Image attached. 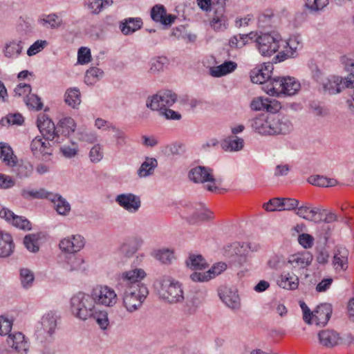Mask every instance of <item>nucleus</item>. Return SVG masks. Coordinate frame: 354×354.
Here are the masks:
<instances>
[{"instance_id": "obj_32", "label": "nucleus", "mask_w": 354, "mask_h": 354, "mask_svg": "<svg viewBox=\"0 0 354 354\" xmlns=\"http://www.w3.org/2000/svg\"><path fill=\"white\" fill-rule=\"evenodd\" d=\"M320 344L326 347H333L337 344L339 336L338 334L330 330H324L318 334Z\"/></svg>"}, {"instance_id": "obj_23", "label": "nucleus", "mask_w": 354, "mask_h": 354, "mask_svg": "<svg viewBox=\"0 0 354 354\" xmlns=\"http://www.w3.org/2000/svg\"><path fill=\"white\" fill-rule=\"evenodd\" d=\"M142 20L140 17H129L120 21L119 28L124 35H131L142 26Z\"/></svg>"}, {"instance_id": "obj_38", "label": "nucleus", "mask_w": 354, "mask_h": 354, "mask_svg": "<svg viewBox=\"0 0 354 354\" xmlns=\"http://www.w3.org/2000/svg\"><path fill=\"white\" fill-rule=\"evenodd\" d=\"M237 67L236 62L232 61H226L221 65L212 70L211 74L214 77H221L233 72Z\"/></svg>"}, {"instance_id": "obj_1", "label": "nucleus", "mask_w": 354, "mask_h": 354, "mask_svg": "<svg viewBox=\"0 0 354 354\" xmlns=\"http://www.w3.org/2000/svg\"><path fill=\"white\" fill-rule=\"evenodd\" d=\"M70 310L79 319L93 318L102 329H106L109 325L107 313L97 309L90 294L79 292L73 295L70 301Z\"/></svg>"}, {"instance_id": "obj_24", "label": "nucleus", "mask_w": 354, "mask_h": 354, "mask_svg": "<svg viewBox=\"0 0 354 354\" xmlns=\"http://www.w3.org/2000/svg\"><path fill=\"white\" fill-rule=\"evenodd\" d=\"M1 162L9 168H14L17 165L18 158L15 154L12 148L8 143L1 142Z\"/></svg>"}, {"instance_id": "obj_11", "label": "nucleus", "mask_w": 354, "mask_h": 354, "mask_svg": "<svg viewBox=\"0 0 354 354\" xmlns=\"http://www.w3.org/2000/svg\"><path fill=\"white\" fill-rule=\"evenodd\" d=\"M117 204L129 213L137 212L141 207V199L139 196L133 193H122L116 196Z\"/></svg>"}, {"instance_id": "obj_26", "label": "nucleus", "mask_w": 354, "mask_h": 354, "mask_svg": "<svg viewBox=\"0 0 354 354\" xmlns=\"http://www.w3.org/2000/svg\"><path fill=\"white\" fill-rule=\"evenodd\" d=\"M283 86V77H270L268 82L263 86V89L270 95H279L282 94Z\"/></svg>"}, {"instance_id": "obj_16", "label": "nucleus", "mask_w": 354, "mask_h": 354, "mask_svg": "<svg viewBox=\"0 0 354 354\" xmlns=\"http://www.w3.org/2000/svg\"><path fill=\"white\" fill-rule=\"evenodd\" d=\"M218 295L223 303L232 309H239L241 306L237 290L232 287H222L218 290Z\"/></svg>"}, {"instance_id": "obj_29", "label": "nucleus", "mask_w": 354, "mask_h": 354, "mask_svg": "<svg viewBox=\"0 0 354 354\" xmlns=\"http://www.w3.org/2000/svg\"><path fill=\"white\" fill-rule=\"evenodd\" d=\"M244 140L236 136H230L221 142L222 148L225 151H239L243 148Z\"/></svg>"}, {"instance_id": "obj_5", "label": "nucleus", "mask_w": 354, "mask_h": 354, "mask_svg": "<svg viewBox=\"0 0 354 354\" xmlns=\"http://www.w3.org/2000/svg\"><path fill=\"white\" fill-rule=\"evenodd\" d=\"M281 36L277 32L261 33L256 39V46L259 53L264 57H270L278 51Z\"/></svg>"}, {"instance_id": "obj_15", "label": "nucleus", "mask_w": 354, "mask_h": 354, "mask_svg": "<svg viewBox=\"0 0 354 354\" xmlns=\"http://www.w3.org/2000/svg\"><path fill=\"white\" fill-rule=\"evenodd\" d=\"M324 212L325 209L319 207H312L307 204H302L297 207L296 214L304 219L321 223Z\"/></svg>"}, {"instance_id": "obj_2", "label": "nucleus", "mask_w": 354, "mask_h": 354, "mask_svg": "<svg viewBox=\"0 0 354 354\" xmlns=\"http://www.w3.org/2000/svg\"><path fill=\"white\" fill-rule=\"evenodd\" d=\"M250 122L252 128L261 135L286 134L292 129L290 120L279 115H262L252 119Z\"/></svg>"}, {"instance_id": "obj_47", "label": "nucleus", "mask_w": 354, "mask_h": 354, "mask_svg": "<svg viewBox=\"0 0 354 354\" xmlns=\"http://www.w3.org/2000/svg\"><path fill=\"white\" fill-rule=\"evenodd\" d=\"M16 167L17 175L19 178H29L32 174L33 166L29 162L21 160Z\"/></svg>"}, {"instance_id": "obj_34", "label": "nucleus", "mask_w": 354, "mask_h": 354, "mask_svg": "<svg viewBox=\"0 0 354 354\" xmlns=\"http://www.w3.org/2000/svg\"><path fill=\"white\" fill-rule=\"evenodd\" d=\"M57 315L56 312L49 311L41 319V325L44 330L50 335L53 334L57 326Z\"/></svg>"}, {"instance_id": "obj_42", "label": "nucleus", "mask_w": 354, "mask_h": 354, "mask_svg": "<svg viewBox=\"0 0 354 354\" xmlns=\"http://www.w3.org/2000/svg\"><path fill=\"white\" fill-rule=\"evenodd\" d=\"M339 77H333L332 80L327 79L321 84L323 85V89L329 95H335L342 91L341 84L339 83Z\"/></svg>"}, {"instance_id": "obj_4", "label": "nucleus", "mask_w": 354, "mask_h": 354, "mask_svg": "<svg viewBox=\"0 0 354 354\" xmlns=\"http://www.w3.org/2000/svg\"><path fill=\"white\" fill-rule=\"evenodd\" d=\"M146 275L145 271L141 268L123 272L118 276L116 288L118 291L127 290L136 291L140 286H145L141 281Z\"/></svg>"}, {"instance_id": "obj_40", "label": "nucleus", "mask_w": 354, "mask_h": 354, "mask_svg": "<svg viewBox=\"0 0 354 354\" xmlns=\"http://www.w3.org/2000/svg\"><path fill=\"white\" fill-rule=\"evenodd\" d=\"M84 260L81 257L70 254L67 257L66 269L70 272L84 270Z\"/></svg>"}, {"instance_id": "obj_6", "label": "nucleus", "mask_w": 354, "mask_h": 354, "mask_svg": "<svg viewBox=\"0 0 354 354\" xmlns=\"http://www.w3.org/2000/svg\"><path fill=\"white\" fill-rule=\"evenodd\" d=\"M118 292L122 295L124 306L129 312L138 310L149 294L146 286H140V288L136 289V291L127 290Z\"/></svg>"}, {"instance_id": "obj_12", "label": "nucleus", "mask_w": 354, "mask_h": 354, "mask_svg": "<svg viewBox=\"0 0 354 354\" xmlns=\"http://www.w3.org/2000/svg\"><path fill=\"white\" fill-rule=\"evenodd\" d=\"M37 125L45 140L53 141L55 138H59L57 127H55L53 122L46 115L43 114L38 117ZM55 142H59L58 139Z\"/></svg>"}, {"instance_id": "obj_36", "label": "nucleus", "mask_w": 354, "mask_h": 354, "mask_svg": "<svg viewBox=\"0 0 354 354\" xmlns=\"http://www.w3.org/2000/svg\"><path fill=\"white\" fill-rule=\"evenodd\" d=\"M300 83L294 77H283V86L282 87V94L286 95H293L300 89Z\"/></svg>"}, {"instance_id": "obj_7", "label": "nucleus", "mask_w": 354, "mask_h": 354, "mask_svg": "<svg viewBox=\"0 0 354 354\" xmlns=\"http://www.w3.org/2000/svg\"><path fill=\"white\" fill-rule=\"evenodd\" d=\"M176 100L177 95L172 91H161L156 95L149 97L146 105L152 111H158L166 106H171Z\"/></svg>"}, {"instance_id": "obj_41", "label": "nucleus", "mask_w": 354, "mask_h": 354, "mask_svg": "<svg viewBox=\"0 0 354 354\" xmlns=\"http://www.w3.org/2000/svg\"><path fill=\"white\" fill-rule=\"evenodd\" d=\"M14 248L15 244L11 235L1 231V258L10 256Z\"/></svg>"}, {"instance_id": "obj_8", "label": "nucleus", "mask_w": 354, "mask_h": 354, "mask_svg": "<svg viewBox=\"0 0 354 354\" xmlns=\"http://www.w3.org/2000/svg\"><path fill=\"white\" fill-rule=\"evenodd\" d=\"M95 304L112 307L117 302V295L115 290L106 286H97L90 293Z\"/></svg>"}, {"instance_id": "obj_45", "label": "nucleus", "mask_w": 354, "mask_h": 354, "mask_svg": "<svg viewBox=\"0 0 354 354\" xmlns=\"http://www.w3.org/2000/svg\"><path fill=\"white\" fill-rule=\"evenodd\" d=\"M169 64L168 59L165 56H159L152 58L150 62L149 71L151 73H158L163 71L165 67Z\"/></svg>"}, {"instance_id": "obj_30", "label": "nucleus", "mask_w": 354, "mask_h": 354, "mask_svg": "<svg viewBox=\"0 0 354 354\" xmlns=\"http://www.w3.org/2000/svg\"><path fill=\"white\" fill-rule=\"evenodd\" d=\"M143 244V240L140 238H136L133 240L123 243L120 248V252L125 257H132Z\"/></svg>"}, {"instance_id": "obj_22", "label": "nucleus", "mask_w": 354, "mask_h": 354, "mask_svg": "<svg viewBox=\"0 0 354 354\" xmlns=\"http://www.w3.org/2000/svg\"><path fill=\"white\" fill-rule=\"evenodd\" d=\"M254 250H257V249L252 248L249 243L234 242L225 248V255L231 259L245 252H250V251Z\"/></svg>"}, {"instance_id": "obj_19", "label": "nucleus", "mask_w": 354, "mask_h": 354, "mask_svg": "<svg viewBox=\"0 0 354 354\" xmlns=\"http://www.w3.org/2000/svg\"><path fill=\"white\" fill-rule=\"evenodd\" d=\"M151 17L153 21L160 22L165 26L171 25L176 19L174 15L171 14L167 15L165 6L160 4L155 5L151 8Z\"/></svg>"}, {"instance_id": "obj_21", "label": "nucleus", "mask_w": 354, "mask_h": 354, "mask_svg": "<svg viewBox=\"0 0 354 354\" xmlns=\"http://www.w3.org/2000/svg\"><path fill=\"white\" fill-rule=\"evenodd\" d=\"M286 50L279 53L276 58L279 61H283L288 57H295L297 55V50L301 48L302 45L299 37H292L286 42Z\"/></svg>"}, {"instance_id": "obj_44", "label": "nucleus", "mask_w": 354, "mask_h": 354, "mask_svg": "<svg viewBox=\"0 0 354 354\" xmlns=\"http://www.w3.org/2000/svg\"><path fill=\"white\" fill-rule=\"evenodd\" d=\"M51 192H48L46 189L44 188H40L38 190H27L22 189L21 190V196L25 199H32V198H47L49 200Z\"/></svg>"}, {"instance_id": "obj_61", "label": "nucleus", "mask_w": 354, "mask_h": 354, "mask_svg": "<svg viewBox=\"0 0 354 354\" xmlns=\"http://www.w3.org/2000/svg\"><path fill=\"white\" fill-rule=\"evenodd\" d=\"M89 158L93 162H98L102 159L103 152L100 144H97L91 148L89 152Z\"/></svg>"}, {"instance_id": "obj_50", "label": "nucleus", "mask_w": 354, "mask_h": 354, "mask_svg": "<svg viewBox=\"0 0 354 354\" xmlns=\"http://www.w3.org/2000/svg\"><path fill=\"white\" fill-rule=\"evenodd\" d=\"M24 122V118L19 113H9L6 117L1 118V126L7 124L9 125H21Z\"/></svg>"}, {"instance_id": "obj_10", "label": "nucleus", "mask_w": 354, "mask_h": 354, "mask_svg": "<svg viewBox=\"0 0 354 354\" xmlns=\"http://www.w3.org/2000/svg\"><path fill=\"white\" fill-rule=\"evenodd\" d=\"M4 346V350L6 351H9L6 348L7 346L8 348L15 350L17 353L20 354H26L29 349V343L25 335L21 332L8 334V335L6 336Z\"/></svg>"}, {"instance_id": "obj_48", "label": "nucleus", "mask_w": 354, "mask_h": 354, "mask_svg": "<svg viewBox=\"0 0 354 354\" xmlns=\"http://www.w3.org/2000/svg\"><path fill=\"white\" fill-rule=\"evenodd\" d=\"M151 255L162 263L167 264L171 263L173 259V252L169 249H160L153 250Z\"/></svg>"}, {"instance_id": "obj_33", "label": "nucleus", "mask_w": 354, "mask_h": 354, "mask_svg": "<svg viewBox=\"0 0 354 354\" xmlns=\"http://www.w3.org/2000/svg\"><path fill=\"white\" fill-rule=\"evenodd\" d=\"M158 166V161L154 158L147 157L138 169L137 174L140 178H145L153 174Z\"/></svg>"}, {"instance_id": "obj_60", "label": "nucleus", "mask_w": 354, "mask_h": 354, "mask_svg": "<svg viewBox=\"0 0 354 354\" xmlns=\"http://www.w3.org/2000/svg\"><path fill=\"white\" fill-rule=\"evenodd\" d=\"M281 211H291L296 209L299 205V201L292 198H281Z\"/></svg>"}, {"instance_id": "obj_64", "label": "nucleus", "mask_w": 354, "mask_h": 354, "mask_svg": "<svg viewBox=\"0 0 354 354\" xmlns=\"http://www.w3.org/2000/svg\"><path fill=\"white\" fill-rule=\"evenodd\" d=\"M281 198H274L270 199L267 203L264 204V207L266 211H281Z\"/></svg>"}, {"instance_id": "obj_56", "label": "nucleus", "mask_w": 354, "mask_h": 354, "mask_svg": "<svg viewBox=\"0 0 354 354\" xmlns=\"http://www.w3.org/2000/svg\"><path fill=\"white\" fill-rule=\"evenodd\" d=\"M59 149L63 156L66 158H71L77 154L78 145L75 142H71L70 145L61 146Z\"/></svg>"}, {"instance_id": "obj_57", "label": "nucleus", "mask_w": 354, "mask_h": 354, "mask_svg": "<svg viewBox=\"0 0 354 354\" xmlns=\"http://www.w3.org/2000/svg\"><path fill=\"white\" fill-rule=\"evenodd\" d=\"M14 318L9 317L7 315H1V337L8 336V334H12L11 330L12 328Z\"/></svg>"}, {"instance_id": "obj_14", "label": "nucleus", "mask_w": 354, "mask_h": 354, "mask_svg": "<svg viewBox=\"0 0 354 354\" xmlns=\"http://www.w3.org/2000/svg\"><path fill=\"white\" fill-rule=\"evenodd\" d=\"M213 170L205 166H197L189 171V178L195 183H203L205 182L216 183V179L212 174Z\"/></svg>"}, {"instance_id": "obj_51", "label": "nucleus", "mask_w": 354, "mask_h": 354, "mask_svg": "<svg viewBox=\"0 0 354 354\" xmlns=\"http://www.w3.org/2000/svg\"><path fill=\"white\" fill-rule=\"evenodd\" d=\"M39 236L35 234H30L25 236L24 244L28 250L32 252H37L39 250L37 241Z\"/></svg>"}, {"instance_id": "obj_43", "label": "nucleus", "mask_w": 354, "mask_h": 354, "mask_svg": "<svg viewBox=\"0 0 354 354\" xmlns=\"http://www.w3.org/2000/svg\"><path fill=\"white\" fill-rule=\"evenodd\" d=\"M104 72L97 67H91L88 69L84 76V82L87 85H93L103 76Z\"/></svg>"}, {"instance_id": "obj_52", "label": "nucleus", "mask_w": 354, "mask_h": 354, "mask_svg": "<svg viewBox=\"0 0 354 354\" xmlns=\"http://www.w3.org/2000/svg\"><path fill=\"white\" fill-rule=\"evenodd\" d=\"M304 6L310 12H319L328 4V0H304Z\"/></svg>"}, {"instance_id": "obj_49", "label": "nucleus", "mask_w": 354, "mask_h": 354, "mask_svg": "<svg viewBox=\"0 0 354 354\" xmlns=\"http://www.w3.org/2000/svg\"><path fill=\"white\" fill-rule=\"evenodd\" d=\"M224 13L221 12L220 15L214 13V16L210 21V25L215 30H221L227 28V19Z\"/></svg>"}, {"instance_id": "obj_46", "label": "nucleus", "mask_w": 354, "mask_h": 354, "mask_svg": "<svg viewBox=\"0 0 354 354\" xmlns=\"http://www.w3.org/2000/svg\"><path fill=\"white\" fill-rule=\"evenodd\" d=\"M109 129L112 130L115 133L113 138L115 140V147L120 149L127 144V136L125 133L113 124L109 126Z\"/></svg>"}, {"instance_id": "obj_25", "label": "nucleus", "mask_w": 354, "mask_h": 354, "mask_svg": "<svg viewBox=\"0 0 354 354\" xmlns=\"http://www.w3.org/2000/svg\"><path fill=\"white\" fill-rule=\"evenodd\" d=\"M312 261V254L308 252H305L291 255L288 259V263L295 268H304L308 266Z\"/></svg>"}, {"instance_id": "obj_13", "label": "nucleus", "mask_w": 354, "mask_h": 354, "mask_svg": "<svg viewBox=\"0 0 354 354\" xmlns=\"http://www.w3.org/2000/svg\"><path fill=\"white\" fill-rule=\"evenodd\" d=\"M272 70L273 64L272 63H263L250 71V80L253 83L265 86L272 75Z\"/></svg>"}, {"instance_id": "obj_53", "label": "nucleus", "mask_w": 354, "mask_h": 354, "mask_svg": "<svg viewBox=\"0 0 354 354\" xmlns=\"http://www.w3.org/2000/svg\"><path fill=\"white\" fill-rule=\"evenodd\" d=\"M20 279L22 286L28 288L32 286L35 279L33 272L28 268H22L20 270Z\"/></svg>"}, {"instance_id": "obj_35", "label": "nucleus", "mask_w": 354, "mask_h": 354, "mask_svg": "<svg viewBox=\"0 0 354 354\" xmlns=\"http://www.w3.org/2000/svg\"><path fill=\"white\" fill-rule=\"evenodd\" d=\"M22 44L23 41L21 38L19 40H12L6 43L3 50L4 55L9 58L19 55L23 49Z\"/></svg>"}, {"instance_id": "obj_18", "label": "nucleus", "mask_w": 354, "mask_h": 354, "mask_svg": "<svg viewBox=\"0 0 354 354\" xmlns=\"http://www.w3.org/2000/svg\"><path fill=\"white\" fill-rule=\"evenodd\" d=\"M332 305L330 304H323L318 306L313 311L312 324L315 323L317 326H324L328 322L332 315Z\"/></svg>"}, {"instance_id": "obj_28", "label": "nucleus", "mask_w": 354, "mask_h": 354, "mask_svg": "<svg viewBox=\"0 0 354 354\" xmlns=\"http://www.w3.org/2000/svg\"><path fill=\"white\" fill-rule=\"evenodd\" d=\"M49 200L53 203L59 214L66 215L70 212V204L60 194L51 192Z\"/></svg>"}, {"instance_id": "obj_37", "label": "nucleus", "mask_w": 354, "mask_h": 354, "mask_svg": "<svg viewBox=\"0 0 354 354\" xmlns=\"http://www.w3.org/2000/svg\"><path fill=\"white\" fill-rule=\"evenodd\" d=\"M187 266L192 270H201L205 269L208 264L201 254H190L186 260Z\"/></svg>"}, {"instance_id": "obj_59", "label": "nucleus", "mask_w": 354, "mask_h": 354, "mask_svg": "<svg viewBox=\"0 0 354 354\" xmlns=\"http://www.w3.org/2000/svg\"><path fill=\"white\" fill-rule=\"evenodd\" d=\"M42 24H49L51 28H57L62 24V21L56 14H50L41 20Z\"/></svg>"}, {"instance_id": "obj_39", "label": "nucleus", "mask_w": 354, "mask_h": 354, "mask_svg": "<svg viewBox=\"0 0 354 354\" xmlns=\"http://www.w3.org/2000/svg\"><path fill=\"white\" fill-rule=\"evenodd\" d=\"M76 128L74 120L70 117L61 119L57 124V134L61 132L64 136L73 133Z\"/></svg>"}, {"instance_id": "obj_9", "label": "nucleus", "mask_w": 354, "mask_h": 354, "mask_svg": "<svg viewBox=\"0 0 354 354\" xmlns=\"http://www.w3.org/2000/svg\"><path fill=\"white\" fill-rule=\"evenodd\" d=\"M186 212V220L192 225L201 221H209L213 218L212 212L207 209L202 203H196L187 206Z\"/></svg>"}, {"instance_id": "obj_55", "label": "nucleus", "mask_w": 354, "mask_h": 354, "mask_svg": "<svg viewBox=\"0 0 354 354\" xmlns=\"http://www.w3.org/2000/svg\"><path fill=\"white\" fill-rule=\"evenodd\" d=\"M310 109L316 117L324 118L328 116L330 113L327 107L322 106L316 102H312L310 104Z\"/></svg>"}, {"instance_id": "obj_3", "label": "nucleus", "mask_w": 354, "mask_h": 354, "mask_svg": "<svg viewBox=\"0 0 354 354\" xmlns=\"http://www.w3.org/2000/svg\"><path fill=\"white\" fill-rule=\"evenodd\" d=\"M156 288L160 297L169 304L181 303L185 299L182 284L170 277H165L160 279Z\"/></svg>"}, {"instance_id": "obj_58", "label": "nucleus", "mask_w": 354, "mask_h": 354, "mask_svg": "<svg viewBox=\"0 0 354 354\" xmlns=\"http://www.w3.org/2000/svg\"><path fill=\"white\" fill-rule=\"evenodd\" d=\"M47 45L48 42L46 40H37L29 47L27 54L28 56H33L41 52Z\"/></svg>"}, {"instance_id": "obj_20", "label": "nucleus", "mask_w": 354, "mask_h": 354, "mask_svg": "<svg viewBox=\"0 0 354 354\" xmlns=\"http://www.w3.org/2000/svg\"><path fill=\"white\" fill-rule=\"evenodd\" d=\"M30 149L33 155L39 158L52 153L51 146L49 140L43 141L42 138L39 136L35 137L31 142Z\"/></svg>"}, {"instance_id": "obj_54", "label": "nucleus", "mask_w": 354, "mask_h": 354, "mask_svg": "<svg viewBox=\"0 0 354 354\" xmlns=\"http://www.w3.org/2000/svg\"><path fill=\"white\" fill-rule=\"evenodd\" d=\"M24 102L29 109L41 110L43 108V103L41 98L36 94L30 93L24 98Z\"/></svg>"}, {"instance_id": "obj_31", "label": "nucleus", "mask_w": 354, "mask_h": 354, "mask_svg": "<svg viewBox=\"0 0 354 354\" xmlns=\"http://www.w3.org/2000/svg\"><path fill=\"white\" fill-rule=\"evenodd\" d=\"M65 103L73 109H77L81 104V95L77 87L68 88L64 94Z\"/></svg>"}, {"instance_id": "obj_27", "label": "nucleus", "mask_w": 354, "mask_h": 354, "mask_svg": "<svg viewBox=\"0 0 354 354\" xmlns=\"http://www.w3.org/2000/svg\"><path fill=\"white\" fill-rule=\"evenodd\" d=\"M279 287L287 290H296L299 286V278L294 273H283L277 280Z\"/></svg>"}, {"instance_id": "obj_17", "label": "nucleus", "mask_w": 354, "mask_h": 354, "mask_svg": "<svg viewBox=\"0 0 354 354\" xmlns=\"http://www.w3.org/2000/svg\"><path fill=\"white\" fill-rule=\"evenodd\" d=\"M1 218H4L5 220L13 226L25 231H28L32 229V225L30 222L24 216H20L15 214L12 211L6 208H1Z\"/></svg>"}, {"instance_id": "obj_62", "label": "nucleus", "mask_w": 354, "mask_h": 354, "mask_svg": "<svg viewBox=\"0 0 354 354\" xmlns=\"http://www.w3.org/2000/svg\"><path fill=\"white\" fill-rule=\"evenodd\" d=\"M91 50L86 47H81L78 50L77 61L80 64H85L91 61Z\"/></svg>"}, {"instance_id": "obj_63", "label": "nucleus", "mask_w": 354, "mask_h": 354, "mask_svg": "<svg viewBox=\"0 0 354 354\" xmlns=\"http://www.w3.org/2000/svg\"><path fill=\"white\" fill-rule=\"evenodd\" d=\"M249 262V252H245L230 259V263L236 267H242Z\"/></svg>"}]
</instances>
